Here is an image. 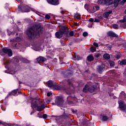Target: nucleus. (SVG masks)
Masks as SVG:
<instances>
[{"mask_svg":"<svg viewBox=\"0 0 126 126\" xmlns=\"http://www.w3.org/2000/svg\"><path fill=\"white\" fill-rule=\"evenodd\" d=\"M27 35L30 40L39 39V38L44 40L46 37V34L43 32V27L41 26H36V29L32 27L28 28L27 30Z\"/></svg>","mask_w":126,"mask_h":126,"instance_id":"nucleus-1","label":"nucleus"},{"mask_svg":"<svg viewBox=\"0 0 126 126\" xmlns=\"http://www.w3.org/2000/svg\"><path fill=\"white\" fill-rule=\"evenodd\" d=\"M97 89H98V87L96 85H93L92 82H90L85 85L83 89V92L84 93H88V92L94 93V92L97 91Z\"/></svg>","mask_w":126,"mask_h":126,"instance_id":"nucleus-2","label":"nucleus"},{"mask_svg":"<svg viewBox=\"0 0 126 126\" xmlns=\"http://www.w3.org/2000/svg\"><path fill=\"white\" fill-rule=\"evenodd\" d=\"M0 55L2 57H4L5 55H8V56L10 57H12L13 54L12 53V50L11 49L7 47H3L0 52Z\"/></svg>","mask_w":126,"mask_h":126,"instance_id":"nucleus-3","label":"nucleus"},{"mask_svg":"<svg viewBox=\"0 0 126 126\" xmlns=\"http://www.w3.org/2000/svg\"><path fill=\"white\" fill-rule=\"evenodd\" d=\"M18 9L20 12H30V7L25 4H22L18 5Z\"/></svg>","mask_w":126,"mask_h":126,"instance_id":"nucleus-4","label":"nucleus"},{"mask_svg":"<svg viewBox=\"0 0 126 126\" xmlns=\"http://www.w3.org/2000/svg\"><path fill=\"white\" fill-rule=\"evenodd\" d=\"M53 88H54L56 90H63V91H66L68 88L66 86H64L63 85V86L59 85L56 83L54 84Z\"/></svg>","mask_w":126,"mask_h":126,"instance_id":"nucleus-5","label":"nucleus"},{"mask_svg":"<svg viewBox=\"0 0 126 126\" xmlns=\"http://www.w3.org/2000/svg\"><path fill=\"white\" fill-rule=\"evenodd\" d=\"M105 68H106V65L102 64L97 66L96 70L99 74H102Z\"/></svg>","mask_w":126,"mask_h":126,"instance_id":"nucleus-6","label":"nucleus"},{"mask_svg":"<svg viewBox=\"0 0 126 126\" xmlns=\"http://www.w3.org/2000/svg\"><path fill=\"white\" fill-rule=\"evenodd\" d=\"M60 31L64 35H67V34H68V33H69V31H68V28L65 26H61Z\"/></svg>","mask_w":126,"mask_h":126,"instance_id":"nucleus-7","label":"nucleus"},{"mask_svg":"<svg viewBox=\"0 0 126 126\" xmlns=\"http://www.w3.org/2000/svg\"><path fill=\"white\" fill-rule=\"evenodd\" d=\"M55 101L57 106H62L63 104V99L61 97H57Z\"/></svg>","mask_w":126,"mask_h":126,"instance_id":"nucleus-8","label":"nucleus"},{"mask_svg":"<svg viewBox=\"0 0 126 126\" xmlns=\"http://www.w3.org/2000/svg\"><path fill=\"white\" fill-rule=\"evenodd\" d=\"M119 108L121 111H123V112H126V104H125V102H124V101H121L119 102Z\"/></svg>","mask_w":126,"mask_h":126,"instance_id":"nucleus-9","label":"nucleus"},{"mask_svg":"<svg viewBox=\"0 0 126 126\" xmlns=\"http://www.w3.org/2000/svg\"><path fill=\"white\" fill-rule=\"evenodd\" d=\"M48 3L50 4H52V5H58V4H60V2H59V0H47Z\"/></svg>","mask_w":126,"mask_h":126,"instance_id":"nucleus-10","label":"nucleus"},{"mask_svg":"<svg viewBox=\"0 0 126 126\" xmlns=\"http://www.w3.org/2000/svg\"><path fill=\"white\" fill-rule=\"evenodd\" d=\"M36 61L38 63H43L44 62L47 61V59L44 57L40 56L36 59Z\"/></svg>","mask_w":126,"mask_h":126,"instance_id":"nucleus-11","label":"nucleus"},{"mask_svg":"<svg viewBox=\"0 0 126 126\" xmlns=\"http://www.w3.org/2000/svg\"><path fill=\"white\" fill-rule=\"evenodd\" d=\"M108 36L109 37H112V38L116 37V38H119V35L116 34L113 31H109L107 33Z\"/></svg>","mask_w":126,"mask_h":126,"instance_id":"nucleus-12","label":"nucleus"},{"mask_svg":"<svg viewBox=\"0 0 126 126\" xmlns=\"http://www.w3.org/2000/svg\"><path fill=\"white\" fill-rule=\"evenodd\" d=\"M63 35L64 34L61 31L57 32L55 33V36H56V38H57V39H61V38H62L63 37Z\"/></svg>","mask_w":126,"mask_h":126,"instance_id":"nucleus-13","label":"nucleus"},{"mask_svg":"<svg viewBox=\"0 0 126 126\" xmlns=\"http://www.w3.org/2000/svg\"><path fill=\"white\" fill-rule=\"evenodd\" d=\"M119 97L121 100H124L125 101H126V94L125 92L123 91L119 95Z\"/></svg>","mask_w":126,"mask_h":126,"instance_id":"nucleus-14","label":"nucleus"},{"mask_svg":"<svg viewBox=\"0 0 126 126\" xmlns=\"http://www.w3.org/2000/svg\"><path fill=\"white\" fill-rule=\"evenodd\" d=\"M47 106L45 104H41V105H38L37 106V111L38 112H42L45 108H46Z\"/></svg>","mask_w":126,"mask_h":126,"instance_id":"nucleus-15","label":"nucleus"},{"mask_svg":"<svg viewBox=\"0 0 126 126\" xmlns=\"http://www.w3.org/2000/svg\"><path fill=\"white\" fill-rule=\"evenodd\" d=\"M73 99V96L69 95L67 97V103H68L69 105H72V104H73V101H72Z\"/></svg>","mask_w":126,"mask_h":126,"instance_id":"nucleus-16","label":"nucleus"},{"mask_svg":"<svg viewBox=\"0 0 126 126\" xmlns=\"http://www.w3.org/2000/svg\"><path fill=\"white\" fill-rule=\"evenodd\" d=\"M113 13V11L109 10L108 12H105L103 13V16L104 18H108L110 16V14Z\"/></svg>","mask_w":126,"mask_h":126,"instance_id":"nucleus-17","label":"nucleus"},{"mask_svg":"<svg viewBox=\"0 0 126 126\" xmlns=\"http://www.w3.org/2000/svg\"><path fill=\"white\" fill-rule=\"evenodd\" d=\"M55 85V83L53 82V81L50 80L47 82V86L50 87V88L52 87H54Z\"/></svg>","mask_w":126,"mask_h":126,"instance_id":"nucleus-18","label":"nucleus"},{"mask_svg":"<svg viewBox=\"0 0 126 126\" xmlns=\"http://www.w3.org/2000/svg\"><path fill=\"white\" fill-rule=\"evenodd\" d=\"M87 61L88 62H93L94 61V57L92 55H89L87 57Z\"/></svg>","mask_w":126,"mask_h":126,"instance_id":"nucleus-19","label":"nucleus"},{"mask_svg":"<svg viewBox=\"0 0 126 126\" xmlns=\"http://www.w3.org/2000/svg\"><path fill=\"white\" fill-rule=\"evenodd\" d=\"M88 11L89 12H90V13H94V12H96V9H95V7L93 6L90 7Z\"/></svg>","mask_w":126,"mask_h":126,"instance_id":"nucleus-20","label":"nucleus"},{"mask_svg":"<svg viewBox=\"0 0 126 126\" xmlns=\"http://www.w3.org/2000/svg\"><path fill=\"white\" fill-rule=\"evenodd\" d=\"M104 3L106 5H111V4H113V1L112 0H104Z\"/></svg>","mask_w":126,"mask_h":126,"instance_id":"nucleus-21","label":"nucleus"},{"mask_svg":"<svg viewBox=\"0 0 126 126\" xmlns=\"http://www.w3.org/2000/svg\"><path fill=\"white\" fill-rule=\"evenodd\" d=\"M118 63L121 65H126V59L122 60L121 61H119Z\"/></svg>","mask_w":126,"mask_h":126,"instance_id":"nucleus-22","label":"nucleus"},{"mask_svg":"<svg viewBox=\"0 0 126 126\" xmlns=\"http://www.w3.org/2000/svg\"><path fill=\"white\" fill-rule=\"evenodd\" d=\"M62 117H63V119H69L70 118V117H69V114H66V113H65L64 112L62 115Z\"/></svg>","mask_w":126,"mask_h":126,"instance_id":"nucleus-23","label":"nucleus"},{"mask_svg":"<svg viewBox=\"0 0 126 126\" xmlns=\"http://www.w3.org/2000/svg\"><path fill=\"white\" fill-rule=\"evenodd\" d=\"M102 117V121L103 122H107L109 120V117L107 116H105L104 115H101Z\"/></svg>","mask_w":126,"mask_h":126,"instance_id":"nucleus-24","label":"nucleus"},{"mask_svg":"<svg viewBox=\"0 0 126 126\" xmlns=\"http://www.w3.org/2000/svg\"><path fill=\"white\" fill-rule=\"evenodd\" d=\"M38 103L37 101H35L33 103H32V109H34L33 108H38Z\"/></svg>","mask_w":126,"mask_h":126,"instance_id":"nucleus-25","label":"nucleus"},{"mask_svg":"<svg viewBox=\"0 0 126 126\" xmlns=\"http://www.w3.org/2000/svg\"><path fill=\"white\" fill-rule=\"evenodd\" d=\"M103 58L105 60H110L111 56L109 55V54H105L103 55Z\"/></svg>","mask_w":126,"mask_h":126,"instance_id":"nucleus-26","label":"nucleus"},{"mask_svg":"<svg viewBox=\"0 0 126 126\" xmlns=\"http://www.w3.org/2000/svg\"><path fill=\"white\" fill-rule=\"evenodd\" d=\"M112 4H114V7L115 8L119 6V2L116 1V0L112 1Z\"/></svg>","mask_w":126,"mask_h":126,"instance_id":"nucleus-27","label":"nucleus"},{"mask_svg":"<svg viewBox=\"0 0 126 126\" xmlns=\"http://www.w3.org/2000/svg\"><path fill=\"white\" fill-rule=\"evenodd\" d=\"M109 63L110 66L114 67L115 66V62L112 60H109Z\"/></svg>","mask_w":126,"mask_h":126,"instance_id":"nucleus-28","label":"nucleus"},{"mask_svg":"<svg viewBox=\"0 0 126 126\" xmlns=\"http://www.w3.org/2000/svg\"><path fill=\"white\" fill-rule=\"evenodd\" d=\"M59 60H60V63L61 64H63L65 63L63 62V57H59Z\"/></svg>","mask_w":126,"mask_h":126,"instance_id":"nucleus-29","label":"nucleus"},{"mask_svg":"<svg viewBox=\"0 0 126 126\" xmlns=\"http://www.w3.org/2000/svg\"><path fill=\"white\" fill-rule=\"evenodd\" d=\"M9 96H15L14 94H13V91H12L11 92H9V94H7V95L6 96L5 99H6V98H8V97H9Z\"/></svg>","mask_w":126,"mask_h":126,"instance_id":"nucleus-30","label":"nucleus"},{"mask_svg":"<svg viewBox=\"0 0 126 126\" xmlns=\"http://www.w3.org/2000/svg\"><path fill=\"white\" fill-rule=\"evenodd\" d=\"M80 16H81V15L79 13H76L74 15V17L77 18V19H80Z\"/></svg>","mask_w":126,"mask_h":126,"instance_id":"nucleus-31","label":"nucleus"},{"mask_svg":"<svg viewBox=\"0 0 126 126\" xmlns=\"http://www.w3.org/2000/svg\"><path fill=\"white\" fill-rule=\"evenodd\" d=\"M75 60H77V61H81V60H82V57H80L79 55H77L75 57Z\"/></svg>","mask_w":126,"mask_h":126,"instance_id":"nucleus-32","label":"nucleus"},{"mask_svg":"<svg viewBox=\"0 0 126 126\" xmlns=\"http://www.w3.org/2000/svg\"><path fill=\"white\" fill-rule=\"evenodd\" d=\"M73 41L74 42H75V43H79V42H80V41H81V40H80V39L79 38H74L73 39Z\"/></svg>","mask_w":126,"mask_h":126,"instance_id":"nucleus-33","label":"nucleus"},{"mask_svg":"<svg viewBox=\"0 0 126 126\" xmlns=\"http://www.w3.org/2000/svg\"><path fill=\"white\" fill-rule=\"evenodd\" d=\"M90 51L92 53H94V52H96V48H95V47H92L90 48Z\"/></svg>","mask_w":126,"mask_h":126,"instance_id":"nucleus-34","label":"nucleus"},{"mask_svg":"<svg viewBox=\"0 0 126 126\" xmlns=\"http://www.w3.org/2000/svg\"><path fill=\"white\" fill-rule=\"evenodd\" d=\"M60 42L62 46H64V44H65L64 43L65 42L64 39H61Z\"/></svg>","mask_w":126,"mask_h":126,"instance_id":"nucleus-35","label":"nucleus"},{"mask_svg":"<svg viewBox=\"0 0 126 126\" xmlns=\"http://www.w3.org/2000/svg\"><path fill=\"white\" fill-rule=\"evenodd\" d=\"M113 28L114 29H119V25L117 24H113Z\"/></svg>","mask_w":126,"mask_h":126,"instance_id":"nucleus-36","label":"nucleus"},{"mask_svg":"<svg viewBox=\"0 0 126 126\" xmlns=\"http://www.w3.org/2000/svg\"><path fill=\"white\" fill-rule=\"evenodd\" d=\"M17 91H18V89L14 90L13 91H12L13 93L14 94V95L15 96V95H16L17 94Z\"/></svg>","mask_w":126,"mask_h":126,"instance_id":"nucleus-37","label":"nucleus"},{"mask_svg":"<svg viewBox=\"0 0 126 126\" xmlns=\"http://www.w3.org/2000/svg\"><path fill=\"white\" fill-rule=\"evenodd\" d=\"M105 47H107V49L109 50H111L112 49V46L110 45L109 44H105Z\"/></svg>","mask_w":126,"mask_h":126,"instance_id":"nucleus-38","label":"nucleus"},{"mask_svg":"<svg viewBox=\"0 0 126 126\" xmlns=\"http://www.w3.org/2000/svg\"><path fill=\"white\" fill-rule=\"evenodd\" d=\"M23 62L26 63H29V61H28V60L24 58L23 59Z\"/></svg>","mask_w":126,"mask_h":126,"instance_id":"nucleus-39","label":"nucleus"},{"mask_svg":"<svg viewBox=\"0 0 126 126\" xmlns=\"http://www.w3.org/2000/svg\"><path fill=\"white\" fill-rule=\"evenodd\" d=\"M83 35L84 37H87L88 36V32H85L83 33Z\"/></svg>","mask_w":126,"mask_h":126,"instance_id":"nucleus-40","label":"nucleus"},{"mask_svg":"<svg viewBox=\"0 0 126 126\" xmlns=\"http://www.w3.org/2000/svg\"><path fill=\"white\" fill-rule=\"evenodd\" d=\"M84 8H85V9H86V10H88V11H89V8H88V4H85L84 5Z\"/></svg>","mask_w":126,"mask_h":126,"instance_id":"nucleus-41","label":"nucleus"},{"mask_svg":"<svg viewBox=\"0 0 126 126\" xmlns=\"http://www.w3.org/2000/svg\"><path fill=\"white\" fill-rule=\"evenodd\" d=\"M126 2V0H123L120 2V4H121V5H123V4H125Z\"/></svg>","mask_w":126,"mask_h":126,"instance_id":"nucleus-42","label":"nucleus"},{"mask_svg":"<svg viewBox=\"0 0 126 126\" xmlns=\"http://www.w3.org/2000/svg\"><path fill=\"white\" fill-rule=\"evenodd\" d=\"M94 7V9L95 8L96 11H97V10H99L100 9V7L98 5H96Z\"/></svg>","mask_w":126,"mask_h":126,"instance_id":"nucleus-43","label":"nucleus"},{"mask_svg":"<svg viewBox=\"0 0 126 126\" xmlns=\"http://www.w3.org/2000/svg\"><path fill=\"white\" fill-rule=\"evenodd\" d=\"M45 18H46V19L49 20V19H50L51 18V16H50V15H49L48 14H46L45 15Z\"/></svg>","mask_w":126,"mask_h":126,"instance_id":"nucleus-44","label":"nucleus"},{"mask_svg":"<svg viewBox=\"0 0 126 126\" xmlns=\"http://www.w3.org/2000/svg\"><path fill=\"white\" fill-rule=\"evenodd\" d=\"M69 35L70 36H73V35H74V32H73V31H71V32H69Z\"/></svg>","mask_w":126,"mask_h":126,"instance_id":"nucleus-45","label":"nucleus"},{"mask_svg":"<svg viewBox=\"0 0 126 126\" xmlns=\"http://www.w3.org/2000/svg\"><path fill=\"white\" fill-rule=\"evenodd\" d=\"M116 58L117 60H120V59H121V55L120 54H117L116 56Z\"/></svg>","mask_w":126,"mask_h":126,"instance_id":"nucleus-46","label":"nucleus"},{"mask_svg":"<svg viewBox=\"0 0 126 126\" xmlns=\"http://www.w3.org/2000/svg\"><path fill=\"white\" fill-rule=\"evenodd\" d=\"M37 116H38V118H39V119H42V113H38L37 114Z\"/></svg>","mask_w":126,"mask_h":126,"instance_id":"nucleus-47","label":"nucleus"},{"mask_svg":"<svg viewBox=\"0 0 126 126\" xmlns=\"http://www.w3.org/2000/svg\"><path fill=\"white\" fill-rule=\"evenodd\" d=\"M100 56H101V54H100V53H97V54L94 55V57L95 58H99V57H100Z\"/></svg>","mask_w":126,"mask_h":126,"instance_id":"nucleus-48","label":"nucleus"},{"mask_svg":"<svg viewBox=\"0 0 126 126\" xmlns=\"http://www.w3.org/2000/svg\"><path fill=\"white\" fill-rule=\"evenodd\" d=\"M42 118L43 119H47L48 118V115L47 114H43Z\"/></svg>","mask_w":126,"mask_h":126,"instance_id":"nucleus-49","label":"nucleus"},{"mask_svg":"<svg viewBox=\"0 0 126 126\" xmlns=\"http://www.w3.org/2000/svg\"><path fill=\"white\" fill-rule=\"evenodd\" d=\"M94 47H99V44L96 42L94 43Z\"/></svg>","mask_w":126,"mask_h":126,"instance_id":"nucleus-50","label":"nucleus"},{"mask_svg":"<svg viewBox=\"0 0 126 126\" xmlns=\"http://www.w3.org/2000/svg\"><path fill=\"white\" fill-rule=\"evenodd\" d=\"M51 95H53V93L49 92V93H47V97H50V96H51Z\"/></svg>","mask_w":126,"mask_h":126,"instance_id":"nucleus-51","label":"nucleus"},{"mask_svg":"<svg viewBox=\"0 0 126 126\" xmlns=\"http://www.w3.org/2000/svg\"><path fill=\"white\" fill-rule=\"evenodd\" d=\"M94 22L99 23L100 22V20L98 19L95 18L94 20Z\"/></svg>","mask_w":126,"mask_h":126,"instance_id":"nucleus-52","label":"nucleus"},{"mask_svg":"<svg viewBox=\"0 0 126 126\" xmlns=\"http://www.w3.org/2000/svg\"><path fill=\"white\" fill-rule=\"evenodd\" d=\"M125 21H126V19L125 18H124L123 19L120 20V22H122V23H124Z\"/></svg>","mask_w":126,"mask_h":126,"instance_id":"nucleus-53","label":"nucleus"},{"mask_svg":"<svg viewBox=\"0 0 126 126\" xmlns=\"http://www.w3.org/2000/svg\"><path fill=\"white\" fill-rule=\"evenodd\" d=\"M89 21L90 22H94V19L91 18L89 20Z\"/></svg>","mask_w":126,"mask_h":126,"instance_id":"nucleus-54","label":"nucleus"},{"mask_svg":"<svg viewBox=\"0 0 126 126\" xmlns=\"http://www.w3.org/2000/svg\"><path fill=\"white\" fill-rule=\"evenodd\" d=\"M34 12H35V13H36V14H37L38 15L40 16V14H41V13L40 12H39L38 11H36L35 10H34Z\"/></svg>","mask_w":126,"mask_h":126,"instance_id":"nucleus-55","label":"nucleus"},{"mask_svg":"<svg viewBox=\"0 0 126 126\" xmlns=\"http://www.w3.org/2000/svg\"><path fill=\"white\" fill-rule=\"evenodd\" d=\"M38 104L40 105H45V104L43 103V101H39Z\"/></svg>","mask_w":126,"mask_h":126,"instance_id":"nucleus-56","label":"nucleus"},{"mask_svg":"<svg viewBox=\"0 0 126 126\" xmlns=\"http://www.w3.org/2000/svg\"><path fill=\"white\" fill-rule=\"evenodd\" d=\"M52 117H53V118H56V121H58V119H59V118H60V117H59V116H52Z\"/></svg>","mask_w":126,"mask_h":126,"instance_id":"nucleus-57","label":"nucleus"},{"mask_svg":"<svg viewBox=\"0 0 126 126\" xmlns=\"http://www.w3.org/2000/svg\"><path fill=\"white\" fill-rule=\"evenodd\" d=\"M123 28H124V29H126V23H125L123 25Z\"/></svg>","mask_w":126,"mask_h":126,"instance_id":"nucleus-58","label":"nucleus"},{"mask_svg":"<svg viewBox=\"0 0 126 126\" xmlns=\"http://www.w3.org/2000/svg\"><path fill=\"white\" fill-rule=\"evenodd\" d=\"M108 94L110 97H112V96H114V94H112L111 93H108Z\"/></svg>","mask_w":126,"mask_h":126,"instance_id":"nucleus-59","label":"nucleus"},{"mask_svg":"<svg viewBox=\"0 0 126 126\" xmlns=\"http://www.w3.org/2000/svg\"><path fill=\"white\" fill-rule=\"evenodd\" d=\"M33 110L31 113V115H32V114H34L35 113V110H34V108H32Z\"/></svg>","mask_w":126,"mask_h":126,"instance_id":"nucleus-60","label":"nucleus"},{"mask_svg":"<svg viewBox=\"0 0 126 126\" xmlns=\"http://www.w3.org/2000/svg\"><path fill=\"white\" fill-rule=\"evenodd\" d=\"M5 67L7 69H9L8 66L7 65V64H5Z\"/></svg>","mask_w":126,"mask_h":126,"instance_id":"nucleus-61","label":"nucleus"},{"mask_svg":"<svg viewBox=\"0 0 126 126\" xmlns=\"http://www.w3.org/2000/svg\"><path fill=\"white\" fill-rule=\"evenodd\" d=\"M61 12L62 14H64V11H63V10L61 11Z\"/></svg>","mask_w":126,"mask_h":126,"instance_id":"nucleus-62","label":"nucleus"},{"mask_svg":"<svg viewBox=\"0 0 126 126\" xmlns=\"http://www.w3.org/2000/svg\"><path fill=\"white\" fill-rule=\"evenodd\" d=\"M9 31H7V32H8V35H9V36H10V35H11V33H9L8 32H9Z\"/></svg>","mask_w":126,"mask_h":126,"instance_id":"nucleus-63","label":"nucleus"},{"mask_svg":"<svg viewBox=\"0 0 126 126\" xmlns=\"http://www.w3.org/2000/svg\"><path fill=\"white\" fill-rule=\"evenodd\" d=\"M121 0H116V1H117L118 3H119L120 1H121Z\"/></svg>","mask_w":126,"mask_h":126,"instance_id":"nucleus-64","label":"nucleus"}]
</instances>
